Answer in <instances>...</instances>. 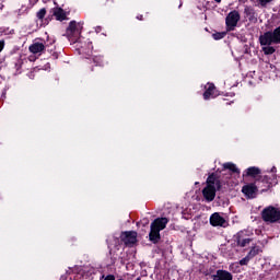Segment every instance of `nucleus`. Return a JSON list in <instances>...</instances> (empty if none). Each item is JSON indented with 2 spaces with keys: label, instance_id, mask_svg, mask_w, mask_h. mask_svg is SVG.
<instances>
[{
  "label": "nucleus",
  "instance_id": "5",
  "mask_svg": "<svg viewBox=\"0 0 280 280\" xmlns=\"http://www.w3.org/2000/svg\"><path fill=\"white\" fill-rule=\"evenodd\" d=\"M120 238L126 246H132V244H137V232H124Z\"/></svg>",
  "mask_w": 280,
  "mask_h": 280
},
{
  "label": "nucleus",
  "instance_id": "1",
  "mask_svg": "<svg viewBox=\"0 0 280 280\" xmlns=\"http://www.w3.org/2000/svg\"><path fill=\"white\" fill-rule=\"evenodd\" d=\"M170 220L167 218H158L155 219L150 226L149 240L153 244H159L161 241V231L167 226Z\"/></svg>",
  "mask_w": 280,
  "mask_h": 280
},
{
  "label": "nucleus",
  "instance_id": "22",
  "mask_svg": "<svg viewBox=\"0 0 280 280\" xmlns=\"http://www.w3.org/2000/svg\"><path fill=\"white\" fill-rule=\"evenodd\" d=\"M250 257L245 256L243 259L240 260V266H248V261H250Z\"/></svg>",
  "mask_w": 280,
  "mask_h": 280
},
{
  "label": "nucleus",
  "instance_id": "19",
  "mask_svg": "<svg viewBox=\"0 0 280 280\" xmlns=\"http://www.w3.org/2000/svg\"><path fill=\"white\" fill-rule=\"evenodd\" d=\"M259 253H261V249L259 248V246H254V247L250 248V250L248 252L247 256L253 259L254 257H257V255Z\"/></svg>",
  "mask_w": 280,
  "mask_h": 280
},
{
  "label": "nucleus",
  "instance_id": "2",
  "mask_svg": "<svg viewBox=\"0 0 280 280\" xmlns=\"http://www.w3.org/2000/svg\"><path fill=\"white\" fill-rule=\"evenodd\" d=\"M260 45H280V26L259 36Z\"/></svg>",
  "mask_w": 280,
  "mask_h": 280
},
{
  "label": "nucleus",
  "instance_id": "25",
  "mask_svg": "<svg viewBox=\"0 0 280 280\" xmlns=\"http://www.w3.org/2000/svg\"><path fill=\"white\" fill-rule=\"evenodd\" d=\"M102 279H104V280H115V276L114 275H108L106 277L102 276Z\"/></svg>",
  "mask_w": 280,
  "mask_h": 280
},
{
  "label": "nucleus",
  "instance_id": "13",
  "mask_svg": "<svg viewBox=\"0 0 280 280\" xmlns=\"http://www.w3.org/2000/svg\"><path fill=\"white\" fill-rule=\"evenodd\" d=\"M261 174V170L257 166H250L245 171L244 176H252V178H255L256 176H259Z\"/></svg>",
  "mask_w": 280,
  "mask_h": 280
},
{
  "label": "nucleus",
  "instance_id": "16",
  "mask_svg": "<svg viewBox=\"0 0 280 280\" xmlns=\"http://www.w3.org/2000/svg\"><path fill=\"white\" fill-rule=\"evenodd\" d=\"M224 170H230V172H233L234 174H240V168L231 162L223 164Z\"/></svg>",
  "mask_w": 280,
  "mask_h": 280
},
{
  "label": "nucleus",
  "instance_id": "14",
  "mask_svg": "<svg viewBox=\"0 0 280 280\" xmlns=\"http://www.w3.org/2000/svg\"><path fill=\"white\" fill-rule=\"evenodd\" d=\"M52 14L56 16L57 21H65V19H67V14L62 8L52 9Z\"/></svg>",
  "mask_w": 280,
  "mask_h": 280
},
{
  "label": "nucleus",
  "instance_id": "4",
  "mask_svg": "<svg viewBox=\"0 0 280 280\" xmlns=\"http://www.w3.org/2000/svg\"><path fill=\"white\" fill-rule=\"evenodd\" d=\"M262 220L265 222H280V210L275 207H268L262 210Z\"/></svg>",
  "mask_w": 280,
  "mask_h": 280
},
{
  "label": "nucleus",
  "instance_id": "21",
  "mask_svg": "<svg viewBox=\"0 0 280 280\" xmlns=\"http://www.w3.org/2000/svg\"><path fill=\"white\" fill-rule=\"evenodd\" d=\"M45 14H47V10L40 9V10L37 12V19H39V20L45 19Z\"/></svg>",
  "mask_w": 280,
  "mask_h": 280
},
{
  "label": "nucleus",
  "instance_id": "26",
  "mask_svg": "<svg viewBox=\"0 0 280 280\" xmlns=\"http://www.w3.org/2000/svg\"><path fill=\"white\" fill-rule=\"evenodd\" d=\"M3 47H5V42L0 40V51H3Z\"/></svg>",
  "mask_w": 280,
  "mask_h": 280
},
{
  "label": "nucleus",
  "instance_id": "17",
  "mask_svg": "<svg viewBox=\"0 0 280 280\" xmlns=\"http://www.w3.org/2000/svg\"><path fill=\"white\" fill-rule=\"evenodd\" d=\"M78 32L75 21L70 22L68 28H67V34L68 36H73Z\"/></svg>",
  "mask_w": 280,
  "mask_h": 280
},
{
  "label": "nucleus",
  "instance_id": "8",
  "mask_svg": "<svg viewBox=\"0 0 280 280\" xmlns=\"http://www.w3.org/2000/svg\"><path fill=\"white\" fill-rule=\"evenodd\" d=\"M210 224L212 226H224V224H226V220L220 215V213L215 212L210 217Z\"/></svg>",
  "mask_w": 280,
  "mask_h": 280
},
{
  "label": "nucleus",
  "instance_id": "12",
  "mask_svg": "<svg viewBox=\"0 0 280 280\" xmlns=\"http://www.w3.org/2000/svg\"><path fill=\"white\" fill-rule=\"evenodd\" d=\"M218 93H215V85L213 83H209L206 92L203 93L205 100H210V97H217Z\"/></svg>",
  "mask_w": 280,
  "mask_h": 280
},
{
  "label": "nucleus",
  "instance_id": "6",
  "mask_svg": "<svg viewBox=\"0 0 280 280\" xmlns=\"http://www.w3.org/2000/svg\"><path fill=\"white\" fill-rule=\"evenodd\" d=\"M242 192L246 198H255L257 196V186L255 184H247L243 186Z\"/></svg>",
  "mask_w": 280,
  "mask_h": 280
},
{
  "label": "nucleus",
  "instance_id": "10",
  "mask_svg": "<svg viewBox=\"0 0 280 280\" xmlns=\"http://www.w3.org/2000/svg\"><path fill=\"white\" fill-rule=\"evenodd\" d=\"M253 240L249 237H244V232H238L236 234V244L237 246H241V248H245V246H248Z\"/></svg>",
  "mask_w": 280,
  "mask_h": 280
},
{
  "label": "nucleus",
  "instance_id": "18",
  "mask_svg": "<svg viewBox=\"0 0 280 280\" xmlns=\"http://www.w3.org/2000/svg\"><path fill=\"white\" fill-rule=\"evenodd\" d=\"M262 46V51L266 56H271V54H275L277 51L275 47L270 45H261Z\"/></svg>",
  "mask_w": 280,
  "mask_h": 280
},
{
  "label": "nucleus",
  "instance_id": "7",
  "mask_svg": "<svg viewBox=\"0 0 280 280\" xmlns=\"http://www.w3.org/2000/svg\"><path fill=\"white\" fill-rule=\"evenodd\" d=\"M202 194H203V198L208 202H213V200H215V186L205 187L203 190H202Z\"/></svg>",
  "mask_w": 280,
  "mask_h": 280
},
{
  "label": "nucleus",
  "instance_id": "20",
  "mask_svg": "<svg viewBox=\"0 0 280 280\" xmlns=\"http://www.w3.org/2000/svg\"><path fill=\"white\" fill-rule=\"evenodd\" d=\"M245 14H247L249 16V21H253L255 18V10L249 8V7H246L245 8Z\"/></svg>",
  "mask_w": 280,
  "mask_h": 280
},
{
  "label": "nucleus",
  "instance_id": "27",
  "mask_svg": "<svg viewBox=\"0 0 280 280\" xmlns=\"http://www.w3.org/2000/svg\"><path fill=\"white\" fill-rule=\"evenodd\" d=\"M264 180H266V183H268V176H265V177H264Z\"/></svg>",
  "mask_w": 280,
  "mask_h": 280
},
{
  "label": "nucleus",
  "instance_id": "28",
  "mask_svg": "<svg viewBox=\"0 0 280 280\" xmlns=\"http://www.w3.org/2000/svg\"><path fill=\"white\" fill-rule=\"evenodd\" d=\"M217 1V3H220V1H222V0H215Z\"/></svg>",
  "mask_w": 280,
  "mask_h": 280
},
{
  "label": "nucleus",
  "instance_id": "15",
  "mask_svg": "<svg viewBox=\"0 0 280 280\" xmlns=\"http://www.w3.org/2000/svg\"><path fill=\"white\" fill-rule=\"evenodd\" d=\"M207 186L208 187H217V189H220V182L218 178H215V175H210L207 178Z\"/></svg>",
  "mask_w": 280,
  "mask_h": 280
},
{
  "label": "nucleus",
  "instance_id": "23",
  "mask_svg": "<svg viewBox=\"0 0 280 280\" xmlns=\"http://www.w3.org/2000/svg\"><path fill=\"white\" fill-rule=\"evenodd\" d=\"M226 34L224 33H214L212 35V37L214 38V40H222V38L225 36Z\"/></svg>",
  "mask_w": 280,
  "mask_h": 280
},
{
  "label": "nucleus",
  "instance_id": "3",
  "mask_svg": "<svg viewBox=\"0 0 280 280\" xmlns=\"http://www.w3.org/2000/svg\"><path fill=\"white\" fill-rule=\"evenodd\" d=\"M241 19L242 16L240 15L238 11H231L225 18L226 31L234 32Z\"/></svg>",
  "mask_w": 280,
  "mask_h": 280
},
{
  "label": "nucleus",
  "instance_id": "24",
  "mask_svg": "<svg viewBox=\"0 0 280 280\" xmlns=\"http://www.w3.org/2000/svg\"><path fill=\"white\" fill-rule=\"evenodd\" d=\"M262 8H266L267 3H272L273 0H258Z\"/></svg>",
  "mask_w": 280,
  "mask_h": 280
},
{
  "label": "nucleus",
  "instance_id": "9",
  "mask_svg": "<svg viewBox=\"0 0 280 280\" xmlns=\"http://www.w3.org/2000/svg\"><path fill=\"white\" fill-rule=\"evenodd\" d=\"M213 280H233V275L226 270L219 269L212 275Z\"/></svg>",
  "mask_w": 280,
  "mask_h": 280
},
{
  "label": "nucleus",
  "instance_id": "11",
  "mask_svg": "<svg viewBox=\"0 0 280 280\" xmlns=\"http://www.w3.org/2000/svg\"><path fill=\"white\" fill-rule=\"evenodd\" d=\"M28 51L31 54H42V51H45V44L36 42L28 47Z\"/></svg>",
  "mask_w": 280,
  "mask_h": 280
}]
</instances>
